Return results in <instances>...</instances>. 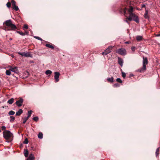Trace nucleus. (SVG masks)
I'll return each mask as SVG.
<instances>
[{"label": "nucleus", "mask_w": 160, "mask_h": 160, "mask_svg": "<svg viewBox=\"0 0 160 160\" xmlns=\"http://www.w3.org/2000/svg\"><path fill=\"white\" fill-rule=\"evenodd\" d=\"M4 27L2 29L6 31H16L19 30L16 26L12 22L11 20H8L5 21L3 23Z\"/></svg>", "instance_id": "nucleus-1"}, {"label": "nucleus", "mask_w": 160, "mask_h": 160, "mask_svg": "<svg viewBox=\"0 0 160 160\" xmlns=\"http://www.w3.org/2000/svg\"><path fill=\"white\" fill-rule=\"evenodd\" d=\"M142 67L137 70V72L141 73L144 72L146 70V65L148 63V59L146 57H143Z\"/></svg>", "instance_id": "nucleus-2"}, {"label": "nucleus", "mask_w": 160, "mask_h": 160, "mask_svg": "<svg viewBox=\"0 0 160 160\" xmlns=\"http://www.w3.org/2000/svg\"><path fill=\"white\" fill-rule=\"evenodd\" d=\"M127 19L130 21L133 20L137 23H138L139 22L138 16L134 13H131L128 17L127 18Z\"/></svg>", "instance_id": "nucleus-3"}, {"label": "nucleus", "mask_w": 160, "mask_h": 160, "mask_svg": "<svg viewBox=\"0 0 160 160\" xmlns=\"http://www.w3.org/2000/svg\"><path fill=\"white\" fill-rule=\"evenodd\" d=\"M4 138L6 140H10L12 137L13 135L8 130H5L3 132Z\"/></svg>", "instance_id": "nucleus-4"}, {"label": "nucleus", "mask_w": 160, "mask_h": 160, "mask_svg": "<svg viewBox=\"0 0 160 160\" xmlns=\"http://www.w3.org/2000/svg\"><path fill=\"white\" fill-rule=\"evenodd\" d=\"M116 52L122 55H125L126 54V50L124 48H120L116 51Z\"/></svg>", "instance_id": "nucleus-5"}, {"label": "nucleus", "mask_w": 160, "mask_h": 160, "mask_svg": "<svg viewBox=\"0 0 160 160\" xmlns=\"http://www.w3.org/2000/svg\"><path fill=\"white\" fill-rule=\"evenodd\" d=\"M112 46H109L108 48L104 51V52H102V55L103 56L106 55L110 53L112 50Z\"/></svg>", "instance_id": "nucleus-6"}, {"label": "nucleus", "mask_w": 160, "mask_h": 160, "mask_svg": "<svg viewBox=\"0 0 160 160\" xmlns=\"http://www.w3.org/2000/svg\"><path fill=\"white\" fill-rule=\"evenodd\" d=\"M18 99V100L17 101L15 104L17 105L18 107H20L22 105L24 100L22 98H19Z\"/></svg>", "instance_id": "nucleus-7"}, {"label": "nucleus", "mask_w": 160, "mask_h": 160, "mask_svg": "<svg viewBox=\"0 0 160 160\" xmlns=\"http://www.w3.org/2000/svg\"><path fill=\"white\" fill-rule=\"evenodd\" d=\"M9 70L16 73H19V71L18 69V68L16 67H12L11 66Z\"/></svg>", "instance_id": "nucleus-8"}, {"label": "nucleus", "mask_w": 160, "mask_h": 160, "mask_svg": "<svg viewBox=\"0 0 160 160\" xmlns=\"http://www.w3.org/2000/svg\"><path fill=\"white\" fill-rule=\"evenodd\" d=\"M18 54L22 56H25V57H31V54L28 53L24 52H18Z\"/></svg>", "instance_id": "nucleus-9"}, {"label": "nucleus", "mask_w": 160, "mask_h": 160, "mask_svg": "<svg viewBox=\"0 0 160 160\" xmlns=\"http://www.w3.org/2000/svg\"><path fill=\"white\" fill-rule=\"evenodd\" d=\"M54 78L56 82H57L59 81V77L60 76V73L58 72H54Z\"/></svg>", "instance_id": "nucleus-10"}, {"label": "nucleus", "mask_w": 160, "mask_h": 160, "mask_svg": "<svg viewBox=\"0 0 160 160\" xmlns=\"http://www.w3.org/2000/svg\"><path fill=\"white\" fill-rule=\"evenodd\" d=\"M131 4V0H126L123 3V5L128 6H130V5Z\"/></svg>", "instance_id": "nucleus-11"}, {"label": "nucleus", "mask_w": 160, "mask_h": 160, "mask_svg": "<svg viewBox=\"0 0 160 160\" xmlns=\"http://www.w3.org/2000/svg\"><path fill=\"white\" fill-rule=\"evenodd\" d=\"M49 44H46L45 46L48 48H50L51 49H53L54 48V45L52 44L51 43L49 42Z\"/></svg>", "instance_id": "nucleus-12"}, {"label": "nucleus", "mask_w": 160, "mask_h": 160, "mask_svg": "<svg viewBox=\"0 0 160 160\" xmlns=\"http://www.w3.org/2000/svg\"><path fill=\"white\" fill-rule=\"evenodd\" d=\"M34 155L32 153H31L27 160H34Z\"/></svg>", "instance_id": "nucleus-13"}, {"label": "nucleus", "mask_w": 160, "mask_h": 160, "mask_svg": "<svg viewBox=\"0 0 160 160\" xmlns=\"http://www.w3.org/2000/svg\"><path fill=\"white\" fill-rule=\"evenodd\" d=\"M118 64L121 66L122 67L123 62L122 59L119 57H118Z\"/></svg>", "instance_id": "nucleus-14"}, {"label": "nucleus", "mask_w": 160, "mask_h": 160, "mask_svg": "<svg viewBox=\"0 0 160 160\" xmlns=\"http://www.w3.org/2000/svg\"><path fill=\"white\" fill-rule=\"evenodd\" d=\"M23 112V110L22 109H20L18 111L16 112V116H20V115Z\"/></svg>", "instance_id": "nucleus-15"}, {"label": "nucleus", "mask_w": 160, "mask_h": 160, "mask_svg": "<svg viewBox=\"0 0 160 160\" xmlns=\"http://www.w3.org/2000/svg\"><path fill=\"white\" fill-rule=\"evenodd\" d=\"M148 10H145V12L144 14V17L145 18L147 19H149V16L148 15Z\"/></svg>", "instance_id": "nucleus-16"}, {"label": "nucleus", "mask_w": 160, "mask_h": 160, "mask_svg": "<svg viewBox=\"0 0 160 160\" xmlns=\"http://www.w3.org/2000/svg\"><path fill=\"white\" fill-rule=\"evenodd\" d=\"M113 79L114 78L113 77H112L111 78H107V80L109 82H114Z\"/></svg>", "instance_id": "nucleus-17"}, {"label": "nucleus", "mask_w": 160, "mask_h": 160, "mask_svg": "<svg viewBox=\"0 0 160 160\" xmlns=\"http://www.w3.org/2000/svg\"><path fill=\"white\" fill-rule=\"evenodd\" d=\"M129 7H130V8L128 10V12H129L130 15L131 13H133L132 12L133 10V8L131 6Z\"/></svg>", "instance_id": "nucleus-18"}, {"label": "nucleus", "mask_w": 160, "mask_h": 160, "mask_svg": "<svg viewBox=\"0 0 160 160\" xmlns=\"http://www.w3.org/2000/svg\"><path fill=\"white\" fill-rule=\"evenodd\" d=\"M14 100L13 98H11L8 101V103L10 104H11L14 102Z\"/></svg>", "instance_id": "nucleus-19"}, {"label": "nucleus", "mask_w": 160, "mask_h": 160, "mask_svg": "<svg viewBox=\"0 0 160 160\" xmlns=\"http://www.w3.org/2000/svg\"><path fill=\"white\" fill-rule=\"evenodd\" d=\"M142 39V37L140 36H138L136 37L137 40L138 41H140Z\"/></svg>", "instance_id": "nucleus-20"}, {"label": "nucleus", "mask_w": 160, "mask_h": 160, "mask_svg": "<svg viewBox=\"0 0 160 160\" xmlns=\"http://www.w3.org/2000/svg\"><path fill=\"white\" fill-rule=\"evenodd\" d=\"M52 73V71L49 70H47L45 72V74L46 75H49V76Z\"/></svg>", "instance_id": "nucleus-21"}, {"label": "nucleus", "mask_w": 160, "mask_h": 160, "mask_svg": "<svg viewBox=\"0 0 160 160\" xmlns=\"http://www.w3.org/2000/svg\"><path fill=\"white\" fill-rule=\"evenodd\" d=\"M159 149H160V148L159 147V148H158L156 150V157H157L159 154Z\"/></svg>", "instance_id": "nucleus-22"}, {"label": "nucleus", "mask_w": 160, "mask_h": 160, "mask_svg": "<svg viewBox=\"0 0 160 160\" xmlns=\"http://www.w3.org/2000/svg\"><path fill=\"white\" fill-rule=\"evenodd\" d=\"M38 138L40 139H42L43 138V134L41 132H39L38 134Z\"/></svg>", "instance_id": "nucleus-23"}, {"label": "nucleus", "mask_w": 160, "mask_h": 160, "mask_svg": "<svg viewBox=\"0 0 160 160\" xmlns=\"http://www.w3.org/2000/svg\"><path fill=\"white\" fill-rule=\"evenodd\" d=\"M32 110H30L28 111V116L27 117H28V118H29V117L31 116L32 113Z\"/></svg>", "instance_id": "nucleus-24"}, {"label": "nucleus", "mask_w": 160, "mask_h": 160, "mask_svg": "<svg viewBox=\"0 0 160 160\" xmlns=\"http://www.w3.org/2000/svg\"><path fill=\"white\" fill-rule=\"evenodd\" d=\"M10 121L11 122H12L14 121L15 118L14 117L12 116H10Z\"/></svg>", "instance_id": "nucleus-25"}, {"label": "nucleus", "mask_w": 160, "mask_h": 160, "mask_svg": "<svg viewBox=\"0 0 160 160\" xmlns=\"http://www.w3.org/2000/svg\"><path fill=\"white\" fill-rule=\"evenodd\" d=\"M121 9L122 11H123L124 13H126V11L128 10V8H126V7L122 8H121Z\"/></svg>", "instance_id": "nucleus-26"}, {"label": "nucleus", "mask_w": 160, "mask_h": 160, "mask_svg": "<svg viewBox=\"0 0 160 160\" xmlns=\"http://www.w3.org/2000/svg\"><path fill=\"white\" fill-rule=\"evenodd\" d=\"M25 152H24V155L26 157H27L28 156V150H26V151H25V150H24Z\"/></svg>", "instance_id": "nucleus-27"}, {"label": "nucleus", "mask_w": 160, "mask_h": 160, "mask_svg": "<svg viewBox=\"0 0 160 160\" xmlns=\"http://www.w3.org/2000/svg\"><path fill=\"white\" fill-rule=\"evenodd\" d=\"M13 9L15 10L16 11H18L19 10L18 7L16 5L13 7H12Z\"/></svg>", "instance_id": "nucleus-28"}, {"label": "nucleus", "mask_w": 160, "mask_h": 160, "mask_svg": "<svg viewBox=\"0 0 160 160\" xmlns=\"http://www.w3.org/2000/svg\"><path fill=\"white\" fill-rule=\"evenodd\" d=\"M28 119V117H24L23 118V124H25L27 120Z\"/></svg>", "instance_id": "nucleus-29"}, {"label": "nucleus", "mask_w": 160, "mask_h": 160, "mask_svg": "<svg viewBox=\"0 0 160 160\" xmlns=\"http://www.w3.org/2000/svg\"><path fill=\"white\" fill-rule=\"evenodd\" d=\"M11 2L12 4V7L16 6V2L14 0H11Z\"/></svg>", "instance_id": "nucleus-30"}, {"label": "nucleus", "mask_w": 160, "mask_h": 160, "mask_svg": "<svg viewBox=\"0 0 160 160\" xmlns=\"http://www.w3.org/2000/svg\"><path fill=\"white\" fill-rule=\"evenodd\" d=\"M11 71L9 70H7L6 72V74L7 75H10L11 74Z\"/></svg>", "instance_id": "nucleus-31"}, {"label": "nucleus", "mask_w": 160, "mask_h": 160, "mask_svg": "<svg viewBox=\"0 0 160 160\" xmlns=\"http://www.w3.org/2000/svg\"><path fill=\"white\" fill-rule=\"evenodd\" d=\"M15 112H14L12 110H11L8 112V114L10 115H13L15 114Z\"/></svg>", "instance_id": "nucleus-32"}, {"label": "nucleus", "mask_w": 160, "mask_h": 160, "mask_svg": "<svg viewBox=\"0 0 160 160\" xmlns=\"http://www.w3.org/2000/svg\"><path fill=\"white\" fill-rule=\"evenodd\" d=\"M113 86L114 88L119 87L120 86V85L118 83H116L113 85Z\"/></svg>", "instance_id": "nucleus-33"}, {"label": "nucleus", "mask_w": 160, "mask_h": 160, "mask_svg": "<svg viewBox=\"0 0 160 160\" xmlns=\"http://www.w3.org/2000/svg\"><path fill=\"white\" fill-rule=\"evenodd\" d=\"M116 81L118 82H119L120 83H122V80L120 79V78H117V79H116Z\"/></svg>", "instance_id": "nucleus-34"}, {"label": "nucleus", "mask_w": 160, "mask_h": 160, "mask_svg": "<svg viewBox=\"0 0 160 160\" xmlns=\"http://www.w3.org/2000/svg\"><path fill=\"white\" fill-rule=\"evenodd\" d=\"M32 119L36 122H37L38 120V118L37 117H35L33 118Z\"/></svg>", "instance_id": "nucleus-35"}, {"label": "nucleus", "mask_w": 160, "mask_h": 160, "mask_svg": "<svg viewBox=\"0 0 160 160\" xmlns=\"http://www.w3.org/2000/svg\"><path fill=\"white\" fill-rule=\"evenodd\" d=\"M17 32L19 34H20L21 35H22V36H24V33L22 32L21 31H17Z\"/></svg>", "instance_id": "nucleus-36"}, {"label": "nucleus", "mask_w": 160, "mask_h": 160, "mask_svg": "<svg viewBox=\"0 0 160 160\" xmlns=\"http://www.w3.org/2000/svg\"><path fill=\"white\" fill-rule=\"evenodd\" d=\"M7 7L8 8H10V7H11V3L10 2H7Z\"/></svg>", "instance_id": "nucleus-37"}, {"label": "nucleus", "mask_w": 160, "mask_h": 160, "mask_svg": "<svg viewBox=\"0 0 160 160\" xmlns=\"http://www.w3.org/2000/svg\"><path fill=\"white\" fill-rule=\"evenodd\" d=\"M34 37L35 38L37 39L38 40H41V41H42V39L40 37H39L34 36Z\"/></svg>", "instance_id": "nucleus-38"}, {"label": "nucleus", "mask_w": 160, "mask_h": 160, "mask_svg": "<svg viewBox=\"0 0 160 160\" xmlns=\"http://www.w3.org/2000/svg\"><path fill=\"white\" fill-rule=\"evenodd\" d=\"M28 142V140L27 138H26L23 142V143L24 144H27Z\"/></svg>", "instance_id": "nucleus-39"}, {"label": "nucleus", "mask_w": 160, "mask_h": 160, "mask_svg": "<svg viewBox=\"0 0 160 160\" xmlns=\"http://www.w3.org/2000/svg\"><path fill=\"white\" fill-rule=\"evenodd\" d=\"M122 77L125 78L126 77V74L125 72H122Z\"/></svg>", "instance_id": "nucleus-40"}, {"label": "nucleus", "mask_w": 160, "mask_h": 160, "mask_svg": "<svg viewBox=\"0 0 160 160\" xmlns=\"http://www.w3.org/2000/svg\"><path fill=\"white\" fill-rule=\"evenodd\" d=\"M23 28H25L26 29H28V26L27 24H24L23 26Z\"/></svg>", "instance_id": "nucleus-41"}, {"label": "nucleus", "mask_w": 160, "mask_h": 160, "mask_svg": "<svg viewBox=\"0 0 160 160\" xmlns=\"http://www.w3.org/2000/svg\"><path fill=\"white\" fill-rule=\"evenodd\" d=\"M2 128V130H4V131L5 130V129H6V127L4 126H2L1 127Z\"/></svg>", "instance_id": "nucleus-42"}, {"label": "nucleus", "mask_w": 160, "mask_h": 160, "mask_svg": "<svg viewBox=\"0 0 160 160\" xmlns=\"http://www.w3.org/2000/svg\"><path fill=\"white\" fill-rule=\"evenodd\" d=\"M29 32L28 31H25V32L24 33V35H28V34Z\"/></svg>", "instance_id": "nucleus-43"}, {"label": "nucleus", "mask_w": 160, "mask_h": 160, "mask_svg": "<svg viewBox=\"0 0 160 160\" xmlns=\"http://www.w3.org/2000/svg\"><path fill=\"white\" fill-rule=\"evenodd\" d=\"M128 21L129 20L127 19V18H126V20H124L125 22L129 24V22H128Z\"/></svg>", "instance_id": "nucleus-44"}, {"label": "nucleus", "mask_w": 160, "mask_h": 160, "mask_svg": "<svg viewBox=\"0 0 160 160\" xmlns=\"http://www.w3.org/2000/svg\"><path fill=\"white\" fill-rule=\"evenodd\" d=\"M131 49H132V51H135V47H132Z\"/></svg>", "instance_id": "nucleus-45"}, {"label": "nucleus", "mask_w": 160, "mask_h": 160, "mask_svg": "<svg viewBox=\"0 0 160 160\" xmlns=\"http://www.w3.org/2000/svg\"><path fill=\"white\" fill-rule=\"evenodd\" d=\"M145 7H146V5L145 4H143L141 6V8H145Z\"/></svg>", "instance_id": "nucleus-46"}, {"label": "nucleus", "mask_w": 160, "mask_h": 160, "mask_svg": "<svg viewBox=\"0 0 160 160\" xmlns=\"http://www.w3.org/2000/svg\"><path fill=\"white\" fill-rule=\"evenodd\" d=\"M133 74H131L130 75V76H129V77H133Z\"/></svg>", "instance_id": "nucleus-47"}, {"label": "nucleus", "mask_w": 160, "mask_h": 160, "mask_svg": "<svg viewBox=\"0 0 160 160\" xmlns=\"http://www.w3.org/2000/svg\"><path fill=\"white\" fill-rule=\"evenodd\" d=\"M157 36H160V33L157 35Z\"/></svg>", "instance_id": "nucleus-48"}, {"label": "nucleus", "mask_w": 160, "mask_h": 160, "mask_svg": "<svg viewBox=\"0 0 160 160\" xmlns=\"http://www.w3.org/2000/svg\"><path fill=\"white\" fill-rule=\"evenodd\" d=\"M126 43H128V42H126Z\"/></svg>", "instance_id": "nucleus-49"}, {"label": "nucleus", "mask_w": 160, "mask_h": 160, "mask_svg": "<svg viewBox=\"0 0 160 160\" xmlns=\"http://www.w3.org/2000/svg\"><path fill=\"white\" fill-rule=\"evenodd\" d=\"M1 132V129H0V132Z\"/></svg>", "instance_id": "nucleus-50"}, {"label": "nucleus", "mask_w": 160, "mask_h": 160, "mask_svg": "<svg viewBox=\"0 0 160 160\" xmlns=\"http://www.w3.org/2000/svg\"><path fill=\"white\" fill-rule=\"evenodd\" d=\"M10 139H11L9 140H10V141H11V140H10Z\"/></svg>", "instance_id": "nucleus-51"}]
</instances>
